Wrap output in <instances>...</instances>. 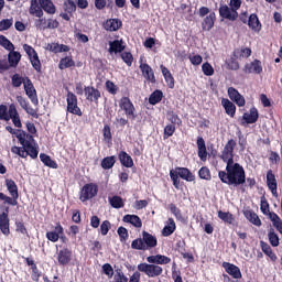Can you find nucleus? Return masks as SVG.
Returning <instances> with one entry per match:
<instances>
[{
  "instance_id": "62",
  "label": "nucleus",
  "mask_w": 282,
  "mask_h": 282,
  "mask_svg": "<svg viewBox=\"0 0 282 282\" xmlns=\"http://www.w3.org/2000/svg\"><path fill=\"white\" fill-rule=\"evenodd\" d=\"M122 61L128 65V67H131L133 65V55L129 52H123L121 54Z\"/></svg>"
},
{
  "instance_id": "20",
  "label": "nucleus",
  "mask_w": 282,
  "mask_h": 282,
  "mask_svg": "<svg viewBox=\"0 0 282 282\" xmlns=\"http://www.w3.org/2000/svg\"><path fill=\"white\" fill-rule=\"evenodd\" d=\"M246 74H261L263 72V66H261V61L254 59L253 62L245 65Z\"/></svg>"
},
{
  "instance_id": "42",
  "label": "nucleus",
  "mask_w": 282,
  "mask_h": 282,
  "mask_svg": "<svg viewBox=\"0 0 282 282\" xmlns=\"http://www.w3.org/2000/svg\"><path fill=\"white\" fill-rule=\"evenodd\" d=\"M108 202L112 208H124V199H122L120 196L109 197Z\"/></svg>"
},
{
  "instance_id": "12",
  "label": "nucleus",
  "mask_w": 282,
  "mask_h": 282,
  "mask_svg": "<svg viewBox=\"0 0 282 282\" xmlns=\"http://www.w3.org/2000/svg\"><path fill=\"white\" fill-rule=\"evenodd\" d=\"M6 186L9 191V194L11 195V200L15 202L12 204V206H18L19 204V186H17V183L13 180L7 178L6 180Z\"/></svg>"
},
{
  "instance_id": "63",
  "label": "nucleus",
  "mask_w": 282,
  "mask_h": 282,
  "mask_svg": "<svg viewBox=\"0 0 282 282\" xmlns=\"http://www.w3.org/2000/svg\"><path fill=\"white\" fill-rule=\"evenodd\" d=\"M117 232L120 237V241H127V239H129V231L127 230V228L119 227Z\"/></svg>"
},
{
  "instance_id": "22",
  "label": "nucleus",
  "mask_w": 282,
  "mask_h": 282,
  "mask_svg": "<svg viewBox=\"0 0 282 282\" xmlns=\"http://www.w3.org/2000/svg\"><path fill=\"white\" fill-rule=\"evenodd\" d=\"M173 172L181 177V180H185V182H194L195 181V175L191 172V170L186 167H176L173 170Z\"/></svg>"
},
{
  "instance_id": "59",
  "label": "nucleus",
  "mask_w": 282,
  "mask_h": 282,
  "mask_svg": "<svg viewBox=\"0 0 282 282\" xmlns=\"http://www.w3.org/2000/svg\"><path fill=\"white\" fill-rule=\"evenodd\" d=\"M226 65L227 68L231 69L232 72H237V69H239V62L232 57L226 61Z\"/></svg>"
},
{
  "instance_id": "11",
  "label": "nucleus",
  "mask_w": 282,
  "mask_h": 282,
  "mask_svg": "<svg viewBox=\"0 0 282 282\" xmlns=\"http://www.w3.org/2000/svg\"><path fill=\"white\" fill-rule=\"evenodd\" d=\"M219 14L221 19H227L228 21H237V19H239V12L234 11L228 4L220 6Z\"/></svg>"
},
{
  "instance_id": "32",
  "label": "nucleus",
  "mask_w": 282,
  "mask_h": 282,
  "mask_svg": "<svg viewBox=\"0 0 282 282\" xmlns=\"http://www.w3.org/2000/svg\"><path fill=\"white\" fill-rule=\"evenodd\" d=\"M124 224H131L134 228H142V219L139 218L138 215H126L122 218Z\"/></svg>"
},
{
  "instance_id": "49",
  "label": "nucleus",
  "mask_w": 282,
  "mask_h": 282,
  "mask_svg": "<svg viewBox=\"0 0 282 282\" xmlns=\"http://www.w3.org/2000/svg\"><path fill=\"white\" fill-rule=\"evenodd\" d=\"M11 83H12V87L19 88V87H21L22 85H23V86L25 85V77H22V76L19 75V74H14V75L11 77Z\"/></svg>"
},
{
  "instance_id": "34",
  "label": "nucleus",
  "mask_w": 282,
  "mask_h": 282,
  "mask_svg": "<svg viewBox=\"0 0 282 282\" xmlns=\"http://www.w3.org/2000/svg\"><path fill=\"white\" fill-rule=\"evenodd\" d=\"M248 25L253 32H261V22L259 21V17H257V14L252 13L249 17Z\"/></svg>"
},
{
  "instance_id": "56",
  "label": "nucleus",
  "mask_w": 282,
  "mask_h": 282,
  "mask_svg": "<svg viewBox=\"0 0 282 282\" xmlns=\"http://www.w3.org/2000/svg\"><path fill=\"white\" fill-rule=\"evenodd\" d=\"M173 133H175V126H173L171 123L165 126L164 132H163L164 140H169V138H171L173 135Z\"/></svg>"
},
{
  "instance_id": "4",
  "label": "nucleus",
  "mask_w": 282,
  "mask_h": 282,
  "mask_svg": "<svg viewBox=\"0 0 282 282\" xmlns=\"http://www.w3.org/2000/svg\"><path fill=\"white\" fill-rule=\"evenodd\" d=\"M138 271L143 272L149 279H155L158 276H162V272H164V269L156 263H140L138 264Z\"/></svg>"
},
{
  "instance_id": "37",
  "label": "nucleus",
  "mask_w": 282,
  "mask_h": 282,
  "mask_svg": "<svg viewBox=\"0 0 282 282\" xmlns=\"http://www.w3.org/2000/svg\"><path fill=\"white\" fill-rule=\"evenodd\" d=\"M41 10L47 12V14H55L56 7H54V2L52 0H40Z\"/></svg>"
},
{
  "instance_id": "15",
  "label": "nucleus",
  "mask_w": 282,
  "mask_h": 282,
  "mask_svg": "<svg viewBox=\"0 0 282 282\" xmlns=\"http://www.w3.org/2000/svg\"><path fill=\"white\" fill-rule=\"evenodd\" d=\"M72 262V250L63 248L57 251V263L58 265H69Z\"/></svg>"
},
{
  "instance_id": "3",
  "label": "nucleus",
  "mask_w": 282,
  "mask_h": 282,
  "mask_svg": "<svg viewBox=\"0 0 282 282\" xmlns=\"http://www.w3.org/2000/svg\"><path fill=\"white\" fill-rule=\"evenodd\" d=\"M0 120H3L4 122H10V120H12V123L18 129L23 127L21 123V116L19 115V110H17V105L14 104H10L9 108L3 104L0 105Z\"/></svg>"
},
{
  "instance_id": "60",
  "label": "nucleus",
  "mask_w": 282,
  "mask_h": 282,
  "mask_svg": "<svg viewBox=\"0 0 282 282\" xmlns=\"http://www.w3.org/2000/svg\"><path fill=\"white\" fill-rule=\"evenodd\" d=\"M101 270H102L104 274H106V276H108V279L113 278V267H111L109 263H105L101 267Z\"/></svg>"
},
{
  "instance_id": "52",
  "label": "nucleus",
  "mask_w": 282,
  "mask_h": 282,
  "mask_svg": "<svg viewBox=\"0 0 282 282\" xmlns=\"http://www.w3.org/2000/svg\"><path fill=\"white\" fill-rule=\"evenodd\" d=\"M268 238H269V243L273 247V248H278L279 246V235H276V232H274V229H271L268 234Z\"/></svg>"
},
{
  "instance_id": "31",
  "label": "nucleus",
  "mask_w": 282,
  "mask_h": 282,
  "mask_svg": "<svg viewBox=\"0 0 282 282\" xmlns=\"http://www.w3.org/2000/svg\"><path fill=\"white\" fill-rule=\"evenodd\" d=\"M176 228L177 226L175 225V220L173 218H169L164 228L162 229L163 237H171V235L175 232Z\"/></svg>"
},
{
  "instance_id": "1",
  "label": "nucleus",
  "mask_w": 282,
  "mask_h": 282,
  "mask_svg": "<svg viewBox=\"0 0 282 282\" xmlns=\"http://www.w3.org/2000/svg\"><path fill=\"white\" fill-rule=\"evenodd\" d=\"M6 130L12 135H15L22 145V148L17 145L12 147L11 152L20 158H28V155H30L32 160H36L39 158V144H36V141L32 134L23 130H17L12 128V126H7Z\"/></svg>"
},
{
  "instance_id": "46",
  "label": "nucleus",
  "mask_w": 282,
  "mask_h": 282,
  "mask_svg": "<svg viewBox=\"0 0 282 282\" xmlns=\"http://www.w3.org/2000/svg\"><path fill=\"white\" fill-rule=\"evenodd\" d=\"M115 164H116V156H106L101 161V167H104L105 171H109V169H113Z\"/></svg>"
},
{
  "instance_id": "17",
  "label": "nucleus",
  "mask_w": 282,
  "mask_h": 282,
  "mask_svg": "<svg viewBox=\"0 0 282 282\" xmlns=\"http://www.w3.org/2000/svg\"><path fill=\"white\" fill-rule=\"evenodd\" d=\"M142 239L145 250H151L158 246V238L148 231L142 232Z\"/></svg>"
},
{
  "instance_id": "26",
  "label": "nucleus",
  "mask_w": 282,
  "mask_h": 282,
  "mask_svg": "<svg viewBox=\"0 0 282 282\" xmlns=\"http://www.w3.org/2000/svg\"><path fill=\"white\" fill-rule=\"evenodd\" d=\"M104 28L107 32H118L122 28V21L119 19H109L104 23Z\"/></svg>"
},
{
  "instance_id": "19",
  "label": "nucleus",
  "mask_w": 282,
  "mask_h": 282,
  "mask_svg": "<svg viewBox=\"0 0 282 282\" xmlns=\"http://www.w3.org/2000/svg\"><path fill=\"white\" fill-rule=\"evenodd\" d=\"M148 263H155L156 265H169L171 258L164 254L149 256L147 258Z\"/></svg>"
},
{
  "instance_id": "27",
  "label": "nucleus",
  "mask_w": 282,
  "mask_h": 282,
  "mask_svg": "<svg viewBox=\"0 0 282 282\" xmlns=\"http://www.w3.org/2000/svg\"><path fill=\"white\" fill-rule=\"evenodd\" d=\"M215 12L209 13L202 22V30L204 32H210L213 28L215 26V20H216Z\"/></svg>"
},
{
  "instance_id": "21",
  "label": "nucleus",
  "mask_w": 282,
  "mask_h": 282,
  "mask_svg": "<svg viewBox=\"0 0 282 282\" xmlns=\"http://www.w3.org/2000/svg\"><path fill=\"white\" fill-rule=\"evenodd\" d=\"M267 185L269 191H271L272 196L276 197L278 193H276V176L274 175V173L272 172V170H269L267 172Z\"/></svg>"
},
{
  "instance_id": "38",
  "label": "nucleus",
  "mask_w": 282,
  "mask_h": 282,
  "mask_svg": "<svg viewBox=\"0 0 282 282\" xmlns=\"http://www.w3.org/2000/svg\"><path fill=\"white\" fill-rule=\"evenodd\" d=\"M119 160H120L122 166H126V169H132V166H133V159L127 152L121 151L119 153Z\"/></svg>"
},
{
  "instance_id": "53",
  "label": "nucleus",
  "mask_w": 282,
  "mask_h": 282,
  "mask_svg": "<svg viewBox=\"0 0 282 282\" xmlns=\"http://www.w3.org/2000/svg\"><path fill=\"white\" fill-rule=\"evenodd\" d=\"M14 24V19H3L0 21V32H4L6 30H10L11 25Z\"/></svg>"
},
{
  "instance_id": "24",
  "label": "nucleus",
  "mask_w": 282,
  "mask_h": 282,
  "mask_svg": "<svg viewBox=\"0 0 282 282\" xmlns=\"http://www.w3.org/2000/svg\"><path fill=\"white\" fill-rule=\"evenodd\" d=\"M223 268H225L227 274L232 276V279H241V270L239 269V267L229 262H224Z\"/></svg>"
},
{
  "instance_id": "6",
  "label": "nucleus",
  "mask_w": 282,
  "mask_h": 282,
  "mask_svg": "<svg viewBox=\"0 0 282 282\" xmlns=\"http://www.w3.org/2000/svg\"><path fill=\"white\" fill-rule=\"evenodd\" d=\"M66 111L67 113H73V116H83V110L78 107V97L72 91L66 95Z\"/></svg>"
},
{
  "instance_id": "39",
  "label": "nucleus",
  "mask_w": 282,
  "mask_h": 282,
  "mask_svg": "<svg viewBox=\"0 0 282 282\" xmlns=\"http://www.w3.org/2000/svg\"><path fill=\"white\" fill-rule=\"evenodd\" d=\"M260 246H261L262 252H264V254H267V257H269V259H271V261H276V259H278L276 253L272 251V247H270V245H268V242L261 240Z\"/></svg>"
},
{
  "instance_id": "48",
  "label": "nucleus",
  "mask_w": 282,
  "mask_h": 282,
  "mask_svg": "<svg viewBox=\"0 0 282 282\" xmlns=\"http://www.w3.org/2000/svg\"><path fill=\"white\" fill-rule=\"evenodd\" d=\"M198 176L200 180H205L206 182H210L213 180V176L210 175V169L207 166H203L198 171Z\"/></svg>"
},
{
  "instance_id": "44",
  "label": "nucleus",
  "mask_w": 282,
  "mask_h": 282,
  "mask_svg": "<svg viewBox=\"0 0 282 282\" xmlns=\"http://www.w3.org/2000/svg\"><path fill=\"white\" fill-rule=\"evenodd\" d=\"M245 216L247 217V219H249V221L251 224H253V226H261V219L259 218V216L257 214H254V212L247 210L245 213Z\"/></svg>"
},
{
  "instance_id": "2",
  "label": "nucleus",
  "mask_w": 282,
  "mask_h": 282,
  "mask_svg": "<svg viewBox=\"0 0 282 282\" xmlns=\"http://www.w3.org/2000/svg\"><path fill=\"white\" fill-rule=\"evenodd\" d=\"M218 177L228 186H241L246 184V170L239 163L227 164L226 171H219Z\"/></svg>"
},
{
  "instance_id": "18",
  "label": "nucleus",
  "mask_w": 282,
  "mask_h": 282,
  "mask_svg": "<svg viewBox=\"0 0 282 282\" xmlns=\"http://www.w3.org/2000/svg\"><path fill=\"white\" fill-rule=\"evenodd\" d=\"M242 120L246 124H254L259 120V110L256 107L250 108L249 112L242 115Z\"/></svg>"
},
{
  "instance_id": "23",
  "label": "nucleus",
  "mask_w": 282,
  "mask_h": 282,
  "mask_svg": "<svg viewBox=\"0 0 282 282\" xmlns=\"http://www.w3.org/2000/svg\"><path fill=\"white\" fill-rule=\"evenodd\" d=\"M196 144L198 149L199 160H202V162H206V160H208V151H206V141H204L203 137H198Z\"/></svg>"
},
{
  "instance_id": "9",
  "label": "nucleus",
  "mask_w": 282,
  "mask_h": 282,
  "mask_svg": "<svg viewBox=\"0 0 282 282\" xmlns=\"http://www.w3.org/2000/svg\"><path fill=\"white\" fill-rule=\"evenodd\" d=\"M23 50L29 56L33 69H35V72H41V59L39 58V53H36V50L30 46V44H23Z\"/></svg>"
},
{
  "instance_id": "45",
  "label": "nucleus",
  "mask_w": 282,
  "mask_h": 282,
  "mask_svg": "<svg viewBox=\"0 0 282 282\" xmlns=\"http://www.w3.org/2000/svg\"><path fill=\"white\" fill-rule=\"evenodd\" d=\"M74 65H76L74 59L69 56H66L59 61L58 67L59 69H67L69 67H74Z\"/></svg>"
},
{
  "instance_id": "35",
  "label": "nucleus",
  "mask_w": 282,
  "mask_h": 282,
  "mask_svg": "<svg viewBox=\"0 0 282 282\" xmlns=\"http://www.w3.org/2000/svg\"><path fill=\"white\" fill-rule=\"evenodd\" d=\"M8 61H9L10 67H17V65H19V63H21V53L17 52L14 50L9 51Z\"/></svg>"
},
{
  "instance_id": "58",
  "label": "nucleus",
  "mask_w": 282,
  "mask_h": 282,
  "mask_svg": "<svg viewBox=\"0 0 282 282\" xmlns=\"http://www.w3.org/2000/svg\"><path fill=\"white\" fill-rule=\"evenodd\" d=\"M109 230H111V223H109V220H104L100 225V232L102 237H107Z\"/></svg>"
},
{
  "instance_id": "10",
  "label": "nucleus",
  "mask_w": 282,
  "mask_h": 282,
  "mask_svg": "<svg viewBox=\"0 0 282 282\" xmlns=\"http://www.w3.org/2000/svg\"><path fill=\"white\" fill-rule=\"evenodd\" d=\"M23 87L32 105H39V96L36 95V88H34V84L32 83V79L30 77H25Z\"/></svg>"
},
{
  "instance_id": "29",
  "label": "nucleus",
  "mask_w": 282,
  "mask_h": 282,
  "mask_svg": "<svg viewBox=\"0 0 282 282\" xmlns=\"http://www.w3.org/2000/svg\"><path fill=\"white\" fill-rule=\"evenodd\" d=\"M0 231L6 237L10 235V217L7 214H0Z\"/></svg>"
},
{
  "instance_id": "28",
  "label": "nucleus",
  "mask_w": 282,
  "mask_h": 282,
  "mask_svg": "<svg viewBox=\"0 0 282 282\" xmlns=\"http://www.w3.org/2000/svg\"><path fill=\"white\" fill-rule=\"evenodd\" d=\"M47 23V24H46ZM46 24V25H45ZM36 28H39L40 30L43 29H48V30H56V28H58V22L56 20L50 19L47 20V22L45 21V19H40L37 20V22L35 23Z\"/></svg>"
},
{
  "instance_id": "55",
  "label": "nucleus",
  "mask_w": 282,
  "mask_h": 282,
  "mask_svg": "<svg viewBox=\"0 0 282 282\" xmlns=\"http://www.w3.org/2000/svg\"><path fill=\"white\" fill-rule=\"evenodd\" d=\"M202 70L205 76H213V74H215V68H213V65L208 62L202 65Z\"/></svg>"
},
{
  "instance_id": "33",
  "label": "nucleus",
  "mask_w": 282,
  "mask_h": 282,
  "mask_svg": "<svg viewBox=\"0 0 282 282\" xmlns=\"http://www.w3.org/2000/svg\"><path fill=\"white\" fill-rule=\"evenodd\" d=\"M30 14H34L39 19L43 17V9H41V0H31Z\"/></svg>"
},
{
  "instance_id": "51",
  "label": "nucleus",
  "mask_w": 282,
  "mask_h": 282,
  "mask_svg": "<svg viewBox=\"0 0 282 282\" xmlns=\"http://www.w3.org/2000/svg\"><path fill=\"white\" fill-rule=\"evenodd\" d=\"M0 45L4 47V50H8V52H13L14 44L8 40L4 35H0Z\"/></svg>"
},
{
  "instance_id": "61",
  "label": "nucleus",
  "mask_w": 282,
  "mask_h": 282,
  "mask_svg": "<svg viewBox=\"0 0 282 282\" xmlns=\"http://www.w3.org/2000/svg\"><path fill=\"white\" fill-rule=\"evenodd\" d=\"M64 10L65 12H67L68 14H72V12H76V3H74V1L72 0H67L64 3Z\"/></svg>"
},
{
  "instance_id": "13",
  "label": "nucleus",
  "mask_w": 282,
  "mask_h": 282,
  "mask_svg": "<svg viewBox=\"0 0 282 282\" xmlns=\"http://www.w3.org/2000/svg\"><path fill=\"white\" fill-rule=\"evenodd\" d=\"M227 94L230 100H232V102H236L237 106L246 107V98L241 94H239V90H237V88L229 87Z\"/></svg>"
},
{
  "instance_id": "5",
  "label": "nucleus",
  "mask_w": 282,
  "mask_h": 282,
  "mask_svg": "<svg viewBox=\"0 0 282 282\" xmlns=\"http://www.w3.org/2000/svg\"><path fill=\"white\" fill-rule=\"evenodd\" d=\"M119 108L122 112H124V116L129 120H135L138 115H135V106L133 105V101L129 97H122L119 100Z\"/></svg>"
},
{
  "instance_id": "64",
  "label": "nucleus",
  "mask_w": 282,
  "mask_h": 282,
  "mask_svg": "<svg viewBox=\"0 0 282 282\" xmlns=\"http://www.w3.org/2000/svg\"><path fill=\"white\" fill-rule=\"evenodd\" d=\"M188 58L189 63H192L194 66H198L204 61V57H202V55H189Z\"/></svg>"
},
{
  "instance_id": "54",
  "label": "nucleus",
  "mask_w": 282,
  "mask_h": 282,
  "mask_svg": "<svg viewBox=\"0 0 282 282\" xmlns=\"http://www.w3.org/2000/svg\"><path fill=\"white\" fill-rule=\"evenodd\" d=\"M132 250H147L143 238L134 239L131 243Z\"/></svg>"
},
{
  "instance_id": "41",
  "label": "nucleus",
  "mask_w": 282,
  "mask_h": 282,
  "mask_svg": "<svg viewBox=\"0 0 282 282\" xmlns=\"http://www.w3.org/2000/svg\"><path fill=\"white\" fill-rule=\"evenodd\" d=\"M234 56H236V58H250V56H252V50H250V47L236 48Z\"/></svg>"
},
{
  "instance_id": "40",
  "label": "nucleus",
  "mask_w": 282,
  "mask_h": 282,
  "mask_svg": "<svg viewBox=\"0 0 282 282\" xmlns=\"http://www.w3.org/2000/svg\"><path fill=\"white\" fill-rule=\"evenodd\" d=\"M40 160L44 164V166H48V169H58V163L56 161L52 160V156L41 153Z\"/></svg>"
},
{
  "instance_id": "30",
  "label": "nucleus",
  "mask_w": 282,
  "mask_h": 282,
  "mask_svg": "<svg viewBox=\"0 0 282 282\" xmlns=\"http://www.w3.org/2000/svg\"><path fill=\"white\" fill-rule=\"evenodd\" d=\"M221 105L227 116H230V118H235V115L237 113V106H235L232 101L226 98L221 99Z\"/></svg>"
},
{
  "instance_id": "14",
  "label": "nucleus",
  "mask_w": 282,
  "mask_h": 282,
  "mask_svg": "<svg viewBox=\"0 0 282 282\" xmlns=\"http://www.w3.org/2000/svg\"><path fill=\"white\" fill-rule=\"evenodd\" d=\"M139 68L141 69L143 78H145L148 83L155 84V73L149 64L141 62Z\"/></svg>"
},
{
  "instance_id": "16",
  "label": "nucleus",
  "mask_w": 282,
  "mask_h": 282,
  "mask_svg": "<svg viewBox=\"0 0 282 282\" xmlns=\"http://www.w3.org/2000/svg\"><path fill=\"white\" fill-rule=\"evenodd\" d=\"M84 94H85L86 100H88L89 102L98 104V100L100 98V90L91 86H87L84 88Z\"/></svg>"
},
{
  "instance_id": "8",
  "label": "nucleus",
  "mask_w": 282,
  "mask_h": 282,
  "mask_svg": "<svg viewBox=\"0 0 282 282\" xmlns=\"http://www.w3.org/2000/svg\"><path fill=\"white\" fill-rule=\"evenodd\" d=\"M235 147H237V142L235 139L229 140L221 153V160L223 162H226V164H235Z\"/></svg>"
},
{
  "instance_id": "43",
  "label": "nucleus",
  "mask_w": 282,
  "mask_h": 282,
  "mask_svg": "<svg viewBox=\"0 0 282 282\" xmlns=\"http://www.w3.org/2000/svg\"><path fill=\"white\" fill-rule=\"evenodd\" d=\"M162 98H164L162 90H154L149 97V102L150 105H158V102H162Z\"/></svg>"
},
{
  "instance_id": "7",
  "label": "nucleus",
  "mask_w": 282,
  "mask_h": 282,
  "mask_svg": "<svg viewBox=\"0 0 282 282\" xmlns=\"http://www.w3.org/2000/svg\"><path fill=\"white\" fill-rule=\"evenodd\" d=\"M98 195V185L95 183H87L83 186L79 195L80 202H89V199H94Z\"/></svg>"
},
{
  "instance_id": "50",
  "label": "nucleus",
  "mask_w": 282,
  "mask_h": 282,
  "mask_svg": "<svg viewBox=\"0 0 282 282\" xmlns=\"http://www.w3.org/2000/svg\"><path fill=\"white\" fill-rule=\"evenodd\" d=\"M218 217L219 219H221V221H225V224H232L235 221V217L232 216V214L228 213V212H218Z\"/></svg>"
},
{
  "instance_id": "57",
  "label": "nucleus",
  "mask_w": 282,
  "mask_h": 282,
  "mask_svg": "<svg viewBox=\"0 0 282 282\" xmlns=\"http://www.w3.org/2000/svg\"><path fill=\"white\" fill-rule=\"evenodd\" d=\"M113 279L115 282H129V278H127V275H124V272H122V270L120 269L116 270Z\"/></svg>"
},
{
  "instance_id": "47",
  "label": "nucleus",
  "mask_w": 282,
  "mask_h": 282,
  "mask_svg": "<svg viewBox=\"0 0 282 282\" xmlns=\"http://www.w3.org/2000/svg\"><path fill=\"white\" fill-rule=\"evenodd\" d=\"M169 209H170V213L174 215L175 219H177V221H184V216H182V210L175 204H170Z\"/></svg>"
},
{
  "instance_id": "36",
  "label": "nucleus",
  "mask_w": 282,
  "mask_h": 282,
  "mask_svg": "<svg viewBox=\"0 0 282 282\" xmlns=\"http://www.w3.org/2000/svg\"><path fill=\"white\" fill-rule=\"evenodd\" d=\"M109 52L110 54H120V52H124V45H122V40H115L109 42Z\"/></svg>"
},
{
  "instance_id": "25",
  "label": "nucleus",
  "mask_w": 282,
  "mask_h": 282,
  "mask_svg": "<svg viewBox=\"0 0 282 282\" xmlns=\"http://www.w3.org/2000/svg\"><path fill=\"white\" fill-rule=\"evenodd\" d=\"M63 226H61V224H57L53 231L46 232V239H48V241H52L53 243H56V241L61 239V235H63Z\"/></svg>"
}]
</instances>
